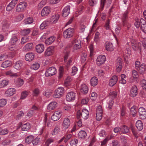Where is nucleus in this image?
<instances>
[{"label": "nucleus", "instance_id": "10", "mask_svg": "<svg viewBox=\"0 0 146 146\" xmlns=\"http://www.w3.org/2000/svg\"><path fill=\"white\" fill-rule=\"evenodd\" d=\"M69 56V52L67 51L66 53L65 54L64 56V60L65 62L67 70H68L69 68L70 67L72 64V60L71 58H70L68 60H67L68 57Z\"/></svg>", "mask_w": 146, "mask_h": 146}, {"label": "nucleus", "instance_id": "51", "mask_svg": "<svg viewBox=\"0 0 146 146\" xmlns=\"http://www.w3.org/2000/svg\"><path fill=\"white\" fill-rule=\"evenodd\" d=\"M121 131L123 133H127L129 132V129L127 126L123 125L121 127Z\"/></svg>", "mask_w": 146, "mask_h": 146}, {"label": "nucleus", "instance_id": "16", "mask_svg": "<svg viewBox=\"0 0 146 146\" xmlns=\"http://www.w3.org/2000/svg\"><path fill=\"white\" fill-rule=\"evenodd\" d=\"M70 6L67 5L63 10L62 14L63 17H66L68 15L70 12Z\"/></svg>", "mask_w": 146, "mask_h": 146}, {"label": "nucleus", "instance_id": "5", "mask_svg": "<svg viewBox=\"0 0 146 146\" xmlns=\"http://www.w3.org/2000/svg\"><path fill=\"white\" fill-rule=\"evenodd\" d=\"M64 88L63 87H59L56 90L53 97L55 98H59L63 95L64 92Z\"/></svg>", "mask_w": 146, "mask_h": 146}, {"label": "nucleus", "instance_id": "64", "mask_svg": "<svg viewBox=\"0 0 146 146\" xmlns=\"http://www.w3.org/2000/svg\"><path fill=\"white\" fill-rule=\"evenodd\" d=\"M141 84L143 89L146 90V80L144 79L142 80L141 81Z\"/></svg>", "mask_w": 146, "mask_h": 146}, {"label": "nucleus", "instance_id": "60", "mask_svg": "<svg viewBox=\"0 0 146 146\" xmlns=\"http://www.w3.org/2000/svg\"><path fill=\"white\" fill-rule=\"evenodd\" d=\"M40 93V90L38 88H35L33 90V96H38Z\"/></svg>", "mask_w": 146, "mask_h": 146}, {"label": "nucleus", "instance_id": "38", "mask_svg": "<svg viewBox=\"0 0 146 146\" xmlns=\"http://www.w3.org/2000/svg\"><path fill=\"white\" fill-rule=\"evenodd\" d=\"M34 19L33 17H29L23 21L24 24L25 25L30 24L33 22Z\"/></svg>", "mask_w": 146, "mask_h": 146}, {"label": "nucleus", "instance_id": "21", "mask_svg": "<svg viewBox=\"0 0 146 146\" xmlns=\"http://www.w3.org/2000/svg\"><path fill=\"white\" fill-rule=\"evenodd\" d=\"M137 94V88L135 86H133L131 90L130 95L133 97H135Z\"/></svg>", "mask_w": 146, "mask_h": 146}, {"label": "nucleus", "instance_id": "57", "mask_svg": "<svg viewBox=\"0 0 146 146\" xmlns=\"http://www.w3.org/2000/svg\"><path fill=\"white\" fill-rule=\"evenodd\" d=\"M106 0H101L100 6L99 11L101 12L103 9Z\"/></svg>", "mask_w": 146, "mask_h": 146}, {"label": "nucleus", "instance_id": "42", "mask_svg": "<svg viewBox=\"0 0 146 146\" xmlns=\"http://www.w3.org/2000/svg\"><path fill=\"white\" fill-rule=\"evenodd\" d=\"M44 122V125H47L48 127H50L51 125L50 124V119H48L47 118V115L46 114L45 115Z\"/></svg>", "mask_w": 146, "mask_h": 146}, {"label": "nucleus", "instance_id": "17", "mask_svg": "<svg viewBox=\"0 0 146 146\" xmlns=\"http://www.w3.org/2000/svg\"><path fill=\"white\" fill-rule=\"evenodd\" d=\"M54 49V47L51 46L48 47L45 52L44 55L46 56H48L51 55L53 53Z\"/></svg>", "mask_w": 146, "mask_h": 146}, {"label": "nucleus", "instance_id": "46", "mask_svg": "<svg viewBox=\"0 0 146 146\" xmlns=\"http://www.w3.org/2000/svg\"><path fill=\"white\" fill-rule=\"evenodd\" d=\"M8 83V81L6 80L0 81V88H2L6 86Z\"/></svg>", "mask_w": 146, "mask_h": 146}, {"label": "nucleus", "instance_id": "20", "mask_svg": "<svg viewBox=\"0 0 146 146\" xmlns=\"http://www.w3.org/2000/svg\"><path fill=\"white\" fill-rule=\"evenodd\" d=\"M118 80L117 77L116 76H113L109 80V85L111 86L114 85Z\"/></svg>", "mask_w": 146, "mask_h": 146}, {"label": "nucleus", "instance_id": "49", "mask_svg": "<svg viewBox=\"0 0 146 146\" xmlns=\"http://www.w3.org/2000/svg\"><path fill=\"white\" fill-rule=\"evenodd\" d=\"M100 33L98 32H97L95 33V36L94 38V42L97 44L98 43L100 38L99 36L100 35Z\"/></svg>", "mask_w": 146, "mask_h": 146}, {"label": "nucleus", "instance_id": "32", "mask_svg": "<svg viewBox=\"0 0 146 146\" xmlns=\"http://www.w3.org/2000/svg\"><path fill=\"white\" fill-rule=\"evenodd\" d=\"M33 46V44L32 43H28L24 46L23 50L24 51H29L32 48Z\"/></svg>", "mask_w": 146, "mask_h": 146}, {"label": "nucleus", "instance_id": "18", "mask_svg": "<svg viewBox=\"0 0 146 146\" xmlns=\"http://www.w3.org/2000/svg\"><path fill=\"white\" fill-rule=\"evenodd\" d=\"M117 70L118 72H120L122 68V59L120 58H118L116 61Z\"/></svg>", "mask_w": 146, "mask_h": 146}, {"label": "nucleus", "instance_id": "13", "mask_svg": "<svg viewBox=\"0 0 146 146\" xmlns=\"http://www.w3.org/2000/svg\"><path fill=\"white\" fill-rule=\"evenodd\" d=\"M61 115V113L60 111H57L54 112L53 115L52 116L51 118L53 121H57L60 117Z\"/></svg>", "mask_w": 146, "mask_h": 146}, {"label": "nucleus", "instance_id": "36", "mask_svg": "<svg viewBox=\"0 0 146 146\" xmlns=\"http://www.w3.org/2000/svg\"><path fill=\"white\" fill-rule=\"evenodd\" d=\"M146 68V67L145 64H142L138 68L139 73L141 74H143L145 73Z\"/></svg>", "mask_w": 146, "mask_h": 146}, {"label": "nucleus", "instance_id": "33", "mask_svg": "<svg viewBox=\"0 0 146 146\" xmlns=\"http://www.w3.org/2000/svg\"><path fill=\"white\" fill-rule=\"evenodd\" d=\"M55 37L54 36H52L48 38L45 41V44L48 45L51 44L55 40Z\"/></svg>", "mask_w": 146, "mask_h": 146}, {"label": "nucleus", "instance_id": "35", "mask_svg": "<svg viewBox=\"0 0 146 146\" xmlns=\"http://www.w3.org/2000/svg\"><path fill=\"white\" fill-rule=\"evenodd\" d=\"M98 80L97 78L96 77L92 78L90 80V84L92 86H95L98 84Z\"/></svg>", "mask_w": 146, "mask_h": 146}, {"label": "nucleus", "instance_id": "3", "mask_svg": "<svg viewBox=\"0 0 146 146\" xmlns=\"http://www.w3.org/2000/svg\"><path fill=\"white\" fill-rule=\"evenodd\" d=\"M128 13L127 11H125L123 14L122 18V21L123 22V26L125 29L127 30L129 29L131 27V24L127 21V15Z\"/></svg>", "mask_w": 146, "mask_h": 146}, {"label": "nucleus", "instance_id": "31", "mask_svg": "<svg viewBox=\"0 0 146 146\" xmlns=\"http://www.w3.org/2000/svg\"><path fill=\"white\" fill-rule=\"evenodd\" d=\"M80 91L83 94H86L88 91V89L87 85L85 84H82L80 88Z\"/></svg>", "mask_w": 146, "mask_h": 146}, {"label": "nucleus", "instance_id": "34", "mask_svg": "<svg viewBox=\"0 0 146 146\" xmlns=\"http://www.w3.org/2000/svg\"><path fill=\"white\" fill-rule=\"evenodd\" d=\"M136 126L139 130H141L143 128V125L142 121L140 120H138L136 122Z\"/></svg>", "mask_w": 146, "mask_h": 146}, {"label": "nucleus", "instance_id": "11", "mask_svg": "<svg viewBox=\"0 0 146 146\" xmlns=\"http://www.w3.org/2000/svg\"><path fill=\"white\" fill-rule=\"evenodd\" d=\"M106 57L105 55H101L99 56L96 60V63L98 66L104 63L106 60Z\"/></svg>", "mask_w": 146, "mask_h": 146}, {"label": "nucleus", "instance_id": "23", "mask_svg": "<svg viewBox=\"0 0 146 146\" xmlns=\"http://www.w3.org/2000/svg\"><path fill=\"white\" fill-rule=\"evenodd\" d=\"M57 106V103L56 102H52L49 104L47 106V109L49 110H54Z\"/></svg>", "mask_w": 146, "mask_h": 146}, {"label": "nucleus", "instance_id": "1", "mask_svg": "<svg viewBox=\"0 0 146 146\" xmlns=\"http://www.w3.org/2000/svg\"><path fill=\"white\" fill-rule=\"evenodd\" d=\"M132 47L135 50L140 48L142 45L144 49L146 48V41L143 39L141 42H137L136 40H132L131 42Z\"/></svg>", "mask_w": 146, "mask_h": 146}, {"label": "nucleus", "instance_id": "44", "mask_svg": "<svg viewBox=\"0 0 146 146\" xmlns=\"http://www.w3.org/2000/svg\"><path fill=\"white\" fill-rule=\"evenodd\" d=\"M86 135V132L84 131H81L78 133V137L81 138H85Z\"/></svg>", "mask_w": 146, "mask_h": 146}, {"label": "nucleus", "instance_id": "4", "mask_svg": "<svg viewBox=\"0 0 146 146\" xmlns=\"http://www.w3.org/2000/svg\"><path fill=\"white\" fill-rule=\"evenodd\" d=\"M74 32V29L69 28L66 30L63 33V36L66 38H68L73 36Z\"/></svg>", "mask_w": 146, "mask_h": 146}, {"label": "nucleus", "instance_id": "48", "mask_svg": "<svg viewBox=\"0 0 146 146\" xmlns=\"http://www.w3.org/2000/svg\"><path fill=\"white\" fill-rule=\"evenodd\" d=\"M23 15L20 14L16 17L14 21L15 22H18L21 21L23 19Z\"/></svg>", "mask_w": 146, "mask_h": 146}, {"label": "nucleus", "instance_id": "22", "mask_svg": "<svg viewBox=\"0 0 146 146\" xmlns=\"http://www.w3.org/2000/svg\"><path fill=\"white\" fill-rule=\"evenodd\" d=\"M145 23V21L143 19H137L135 20L134 25L137 28H139L140 26H141H141L142 24Z\"/></svg>", "mask_w": 146, "mask_h": 146}, {"label": "nucleus", "instance_id": "62", "mask_svg": "<svg viewBox=\"0 0 146 146\" xmlns=\"http://www.w3.org/2000/svg\"><path fill=\"white\" fill-rule=\"evenodd\" d=\"M54 141V140L52 139H48L46 141L44 146H49L50 144Z\"/></svg>", "mask_w": 146, "mask_h": 146}, {"label": "nucleus", "instance_id": "56", "mask_svg": "<svg viewBox=\"0 0 146 146\" xmlns=\"http://www.w3.org/2000/svg\"><path fill=\"white\" fill-rule=\"evenodd\" d=\"M7 101L4 99H0V107L4 106L7 104Z\"/></svg>", "mask_w": 146, "mask_h": 146}, {"label": "nucleus", "instance_id": "29", "mask_svg": "<svg viewBox=\"0 0 146 146\" xmlns=\"http://www.w3.org/2000/svg\"><path fill=\"white\" fill-rule=\"evenodd\" d=\"M14 82L15 84L19 87L21 86L24 83L23 80L20 78L15 79Z\"/></svg>", "mask_w": 146, "mask_h": 146}, {"label": "nucleus", "instance_id": "63", "mask_svg": "<svg viewBox=\"0 0 146 146\" xmlns=\"http://www.w3.org/2000/svg\"><path fill=\"white\" fill-rule=\"evenodd\" d=\"M78 142L77 139H75L72 140L70 142V144L71 146H76V144Z\"/></svg>", "mask_w": 146, "mask_h": 146}, {"label": "nucleus", "instance_id": "47", "mask_svg": "<svg viewBox=\"0 0 146 146\" xmlns=\"http://www.w3.org/2000/svg\"><path fill=\"white\" fill-rule=\"evenodd\" d=\"M121 80L119 81V83L123 84H126V81L124 78H126V76L124 74H121Z\"/></svg>", "mask_w": 146, "mask_h": 146}, {"label": "nucleus", "instance_id": "6", "mask_svg": "<svg viewBox=\"0 0 146 146\" xmlns=\"http://www.w3.org/2000/svg\"><path fill=\"white\" fill-rule=\"evenodd\" d=\"M57 72V70L54 67L49 68L45 72V76H51L54 75Z\"/></svg>", "mask_w": 146, "mask_h": 146}, {"label": "nucleus", "instance_id": "2", "mask_svg": "<svg viewBox=\"0 0 146 146\" xmlns=\"http://www.w3.org/2000/svg\"><path fill=\"white\" fill-rule=\"evenodd\" d=\"M89 112L86 109H84L81 112L80 110L78 111L77 113V118L79 119L81 117L84 119H87L88 117Z\"/></svg>", "mask_w": 146, "mask_h": 146}, {"label": "nucleus", "instance_id": "9", "mask_svg": "<svg viewBox=\"0 0 146 146\" xmlns=\"http://www.w3.org/2000/svg\"><path fill=\"white\" fill-rule=\"evenodd\" d=\"M76 94L73 92H71L68 93L66 96V100L68 102L72 101L74 100L76 98Z\"/></svg>", "mask_w": 146, "mask_h": 146}, {"label": "nucleus", "instance_id": "30", "mask_svg": "<svg viewBox=\"0 0 146 146\" xmlns=\"http://www.w3.org/2000/svg\"><path fill=\"white\" fill-rule=\"evenodd\" d=\"M34 54L33 53H29L26 54L25 56V59L26 61H31L34 58Z\"/></svg>", "mask_w": 146, "mask_h": 146}, {"label": "nucleus", "instance_id": "52", "mask_svg": "<svg viewBox=\"0 0 146 146\" xmlns=\"http://www.w3.org/2000/svg\"><path fill=\"white\" fill-rule=\"evenodd\" d=\"M137 109L136 106H133L132 107L131 109V114L135 116V115L136 114L137 112Z\"/></svg>", "mask_w": 146, "mask_h": 146}, {"label": "nucleus", "instance_id": "15", "mask_svg": "<svg viewBox=\"0 0 146 146\" xmlns=\"http://www.w3.org/2000/svg\"><path fill=\"white\" fill-rule=\"evenodd\" d=\"M50 8L49 7H44L41 11V15L42 16H46L48 15L50 12Z\"/></svg>", "mask_w": 146, "mask_h": 146}, {"label": "nucleus", "instance_id": "24", "mask_svg": "<svg viewBox=\"0 0 146 146\" xmlns=\"http://www.w3.org/2000/svg\"><path fill=\"white\" fill-rule=\"evenodd\" d=\"M16 90L13 88H11L8 89L5 92V94L7 96H12L16 92Z\"/></svg>", "mask_w": 146, "mask_h": 146}, {"label": "nucleus", "instance_id": "50", "mask_svg": "<svg viewBox=\"0 0 146 146\" xmlns=\"http://www.w3.org/2000/svg\"><path fill=\"white\" fill-rule=\"evenodd\" d=\"M84 7L82 6H80L79 7L78 10L75 13V16H78L80 14L82 11L83 10Z\"/></svg>", "mask_w": 146, "mask_h": 146}, {"label": "nucleus", "instance_id": "41", "mask_svg": "<svg viewBox=\"0 0 146 146\" xmlns=\"http://www.w3.org/2000/svg\"><path fill=\"white\" fill-rule=\"evenodd\" d=\"M60 128L59 125H56L54 129L52 131V135H54L57 134L59 130H60Z\"/></svg>", "mask_w": 146, "mask_h": 146}, {"label": "nucleus", "instance_id": "37", "mask_svg": "<svg viewBox=\"0 0 146 146\" xmlns=\"http://www.w3.org/2000/svg\"><path fill=\"white\" fill-rule=\"evenodd\" d=\"M105 48L108 51H111L113 49V45L111 43L106 42L105 44Z\"/></svg>", "mask_w": 146, "mask_h": 146}, {"label": "nucleus", "instance_id": "43", "mask_svg": "<svg viewBox=\"0 0 146 146\" xmlns=\"http://www.w3.org/2000/svg\"><path fill=\"white\" fill-rule=\"evenodd\" d=\"M40 66V65L39 63L35 62L31 66V68L32 69L36 70L39 68Z\"/></svg>", "mask_w": 146, "mask_h": 146}, {"label": "nucleus", "instance_id": "59", "mask_svg": "<svg viewBox=\"0 0 146 146\" xmlns=\"http://www.w3.org/2000/svg\"><path fill=\"white\" fill-rule=\"evenodd\" d=\"M72 80V78L70 76L68 77L66 79L65 81V84L67 86L69 85L70 82Z\"/></svg>", "mask_w": 146, "mask_h": 146}, {"label": "nucleus", "instance_id": "54", "mask_svg": "<svg viewBox=\"0 0 146 146\" xmlns=\"http://www.w3.org/2000/svg\"><path fill=\"white\" fill-rule=\"evenodd\" d=\"M48 21L47 20L43 22L40 26V29H42L45 28L46 27L48 24Z\"/></svg>", "mask_w": 146, "mask_h": 146}, {"label": "nucleus", "instance_id": "12", "mask_svg": "<svg viewBox=\"0 0 146 146\" xmlns=\"http://www.w3.org/2000/svg\"><path fill=\"white\" fill-rule=\"evenodd\" d=\"M18 0H12L9 3L6 7V10L7 11H10L12 9L15 7L17 3Z\"/></svg>", "mask_w": 146, "mask_h": 146}, {"label": "nucleus", "instance_id": "26", "mask_svg": "<svg viewBox=\"0 0 146 146\" xmlns=\"http://www.w3.org/2000/svg\"><path fill=\"white\" fill-rule=\"evenodd\" d=\"M23 64V61L21 60L18 61L15 64L14 67L16 69L19 70L21 69Z\"/></svg>", "mask_w": 146, "mask_h": 146}, {"label": "nucleus", "instance_id": "58", "mask_svg": "<svg viewBox=\"0 0 146 146\" xmlns=\"http://www.w3.org/2000/svg\"><path fill=\"white\" fill-rule=\"evenodd\" d=\"M64 72V68L62 66H60L59 69V77L61 78L63 75Z\"/></svg>", "mask_w": 146, "mask_h": 146}, {"label": "nucleus", "instance_id": "40", "mask_svg": "<svg viewBox=\"0 0 146 146\" xmlns=\"http://www.w3.org/2000/svg\"><path fill=\"white\" fill-rule=\"evenodd\" d=\"M31 126L30 123H27L21 126V129L22 131H27L30 128Z\"/></svg>", "mask_w": 146, "mask_h": 146}, {"label": "nucleus", "instance_id": "7", "mask_svg": "<svg viewBox=\"0 0 146 146\" xmlns=\"http://www.w3.org/2000/svg\"><path fill=\"white\" fill-rule=\"evenodd\" d=\"M27 5L26 2L24 1L21 2L17 6L16 11L18 12L23 11L25 9Z\"/></svg>", "mask_w": 146, "mask_h": 146}, {"label": "nucleus", "instance_id": "53", "mask_svg": "<svg viewBox=\"0 0 146 146\" xmlns=\"http://www.w3.org/2000/svg\"><path fill=\"white\" fill-rule=\"evenodd\" d=\"M18 40L17 37L15 36H13L11 38L10 42L12 45L15 44Z\"/></svg>", "mask_w": 146, "mask_h": 146}, {"label": "nucleus", "instance_id": "28", "mask_svg": "<svg viewBox=\"0 0 146 146\" xmlns=\"http://www.w3.org/2000/svg\"><path fill=\"white\" fill-rule=\"evenodd\" d=\"M59 16L58 15H53L50 19V22L52 24L56 23L58 21Z\"/></svg>", "mask_w": 146, "mask_h": 146}, {"label": "nucleus", "instance_id": "39", "mask_svg": "<svg viewBox=\"0 0 146 146\" xmlns=\"http://www.w3.org/2000/svg\"><path fill=\"white\" fill-rule=\"evenodd\" d=\"M11 61L9 60H7L2 63L1 65V66L2 68H6L11 66Z\"/></svg>", "mask_w": 146, "mask_h": 146}, {"label": "nucleus", "instance_id": "19", "mask_svg": "<svg viewBox=\"0 0 146 146\" xmlns=\"http://www.w3.org/2000/svg\"><path fill=\"white\" fill-rule=\"evenodd\" d=\"M2 30L3 31L5 32L9 29L10 25L8 22L6 21H3L2 23Z\"/></svg>", "mask_w": 146, "mask_h": 146}, {"label": "nucleus", "instance_id": "25", "mask_svg": "<svg viewBox=\"0 0 146 146\" xmlns=\"http://www.w3.org/2000/svg\"><path fill=\"white\" fill-rule=\"evenodd\" d=\"M121 29V27L120 26H117L115 29V34L114 35V36L117 42H118V37H119V34Z\"/></svg>", "mask_w": 146, "mask_h": 146}, {"label": "nucleus", "instance_id": "61", "mask_svg": "<svg viewBox=\"0 0 146 146\" xmlns=\"http://www.w3.org/2000/svg\"><path fill=\"white\" fill-rule=\"evenodd\" d=\"M78 68L76 66H73L72 68V71L71 72V74L72 76L75 75L78 71Z\"/></svg>", "mask_w": 146, "mask_h": 146}, {"label": "nucleus", "instance_id": "8", "mask_svg": "<svg viewBox=\"0 0 146 146\" xmlns=\"http://www.w3.org/2000/svg\"><path fill=\"white\" fill-rule=\"evenodd\" d=\"M103 111L101 106H98L96 111V119L98 121H100L102 118Z\"/></svg>", "mask_w": 146, "mask_h": 146}, {"label": "nucleus", "instance_id": "27", "mask_svg": "<svg viewBox=\"0 0 146 146\" xmlns=\"http://www.w3.org/2000/svg\"><path fill=\"white\" fill-rule=\"evenodd\" d=\"M44 45L41 44H38L36 47V51L39 53L42 52L44 51Z\"/></svg>", "mask_w": 146, "mask_h": 146}, {"label": "nucleus", "instance_id": "55", "mask_svg": "<svg viewBox=\"0 0 146 146\" xmlns=\"http://www.w3.org/2000/svg\"><path fill=\"white\" fill-rule=\"evenodd\" d=\"M28 95V92L26 91H24L22 92L21 94V99H24Z\"/></svg>", "mask_w": 146, "mask_h": 146}, {"label": "nucleus", "instance_id": "45", "mask_svg": "<svg viewBox=\"0 0 146 146\" xmlns=\"http://www.w3.org/2000/svg\"><path fill=\"white\" fill-rule=\"evenodd\" d=\"M34 139V137L32 135H29L27 136L26 138L25 142L27 144H29Z\"/></svg>", "mask_w": 146, "mask_h": 146}, {"label": "nucleus", "instance_id": "14", "mask_svg": "<svg viewBox=\"0 0 146 146\" xmlns=\"http://www.w3.org/2000/svg\"><path fill=\"white\" fill-rule=\"evenodd\" d=\"M70 124V120L68 118L64 119L62 123V126L63 128L66 129L68 128Z\"/></svg>", "mask_w": 146, "mask_h": 146}]
</instances>
